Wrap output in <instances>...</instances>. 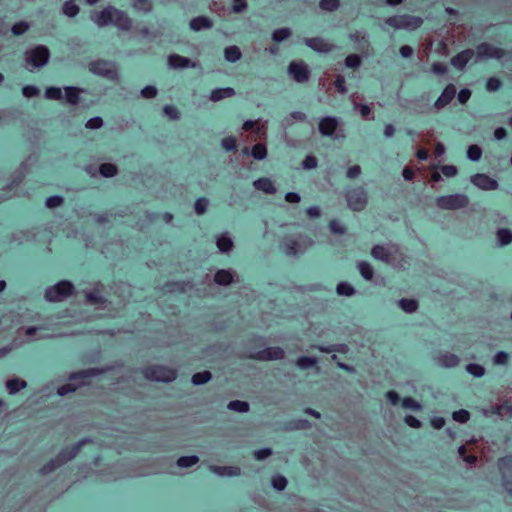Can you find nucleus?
<instances>
[{"label": "nucleus", "mask_w": 512, "mask_h": 512, "mask_svg": "<svg viewBox=\"0 0 512 512\" xmlns=\"http://www.w3.org/2000/svg\"><path fill=\"white\" fill-rule=\"evenodd\" d=\"M314 243V240L308 235H288L283 238L282 247L287 256L295 257L304 254Z\"/></svg>", "instance_id": "obj_1"}, {"label": "nucleus", "mask_w": 512, "mask_h": 512, "mask_svg": "<svg viewBox=\"0 0 512 512\" xmlns=\"http://www.w3.org/2000/svg\"><path fill=\"white\" fill-rule=\"evenodd\" d=\"M86 442H88L87 439L79 441L70 448H64L63 450H61L60 453L54 459H51L40 469V473L43 475L49 474L58 469L59 467H61L62 465H64L65 463H67L68 461L75 458L76 455L79 453L80 449L82 448V446Z\"/></svg>", "instance_id": "obj_2"}, {"label": "nucleus", "mask_w": 512, "mask_h": 512, "mask_svg": "<svg viewBox=\"0 0 512 512\" xmlns=\"http://www.w3.org/2000/svg\"><path fill=\"white\" fill-rule=\"evenodd\" d=\"M50 59V51L45 45H37L28 49L24 53L26 68L33 72L35 69H41L46 66Z\"/></svg>", "instance_id": "obj_3"}, {"label": "nucleus", "mask_w": 512, "mask_h": 512, "mask_svg": "<svg viewBox=\"0 0 512 512\" xmlns=\"http://www.w3.org/2000/svg\"><path fill=\"white\" fill-rule=\"evenodd\" d=\"M344 197L348 208L354 212L363 211L368 204V194L362 186L347 189Z\"/></svg>", "instance_id": "obj_4"}, {"label": "nucleus", "mask_w": 512, "mask_h": 512, "mask_svg": "<svg viewBox=\"0 0 512 512\" xmlns=\"http://www.w3.org/2000/svg\"><path fill=\"white\" fill-rule=\"evenodd\" d=\"M89 71L110 81H117L119 78L117 64L113 61L104 59L93 61L89 64Z\"/></svg>", "instance_id": "obj_5"}, {"label": "nucleus", "mask_w": 512, "mask_h": 512, "mask_svg": "<svg viewBox=\"0 0 512 512\" xmlns=\"http://www.w3.org/2000/svg\"><path fill=\"white\" fill-rule=\"evenodd\" d=\"M74 292V285L68 280H62L57 284L46 288L45 299L48 302H61Z\"/></svg>", "instance_id": "obj_6"}, {"label": "nucleus", "mask_w": 512, "mask_h": 512, "mask_svg": "<svg viewBox=\"0 0 512 512\" xmlns=\"http://www.w3.org/2000/svg\"><path fill=\"white\" fill-rule=\"evenodd\" d=\"M423 23L422 18L412 15H398L385 19V24L395 29L415 30Z\"/></svg>", "instance_id": "obj_7"}, {"label": "nucleus", "mask_w": 512, "mask_h": 512, "mask_svg": "<svg viewBox=\"0 0 512 512\" xmlns=\"http://www.w3.org/2000/svg\"><path fill=\"white\" fill-rule=\"evenodd\" d=\"M469 198L465 194H452L436 198V205L442 210H458L467 207Z\"/></svg>", "instance_id": "obj_8"}, {"label": "nucleus", "mask_w": 512, "mask_h": 512, "mask_svg": "<svg viewBox=\"0 0 512 512\" xmlns=\"http://www.w3.org/2000/svg\"><path fill=\"white\" fill-rule=\"evenodd\" d=\"M143 373L146 379L157 382H172L177 376L174 369L161 365L147 367Z\"/></svg>", "instance_id": "obj_9"}, {"label": "nucleus", "mask_w": 512, "mask_h": 512, "mask_svg": "<svg viewBox=\"0 0 512 512\" xmlns=\"http://www.w3.org/2000/svg\"><path fill=\"white\" fill-rule=\"evenodd\" d=\"M506 55L504 49L490 43H481L476 48V60L501 59Z\"/></svg>", "instance_id": "obj_10"}, {"label": "nucleus", "mask_w": 512, "mask_h": 512, "mask_svg": "<svg viewBox=\"0 0 512 512\" xmlns=\"http://www.w3.org/2000/svg\"><path fill=\"white\" fill-rule=\"evenodd\" d=\"M288 75L297 83H305L309 80L311 72L304 61H292L288 66Z\"/></svg>", "instance_id": "obj_11"}, {"label": "nucleus", "mask_w": 512, "mask_h": 512, "mask_svg": "<svg viewBox=\"0 0 512 512\" xmlns=\"http://www.w3.org/2000/svg\"><path fill=\"white\" fill-rule=\"evenodd\" d=\"M285 356V352L280 347H268L266 349L260 350L255 353L249 354L247 357L249 359H254L258 361H271V360H281Z\"/></svg>", "instance_id": "obj_12"}, {"label": "nucleus", "mask_w": 512, "mask_h": 512, "mask_svg": "<svg viewBox=\"0 0 512 512\" xmlns=\"http://www.w3.org/2000/svg\"><path fill=\"white\" fill-rule=\"evenodd\" d=\"M339 126V120L334 116L323 117L318 124V130L322 136L337 138L336 130Z\"/></svg>", "instance_id": "obj_13"}, {"label": "nucleus", "mask_w": 512, "mask_h": 512, "mask_svg": "<svg viewBox=\"0 0 512 512\" xmlns=\"http://www.w3.org/2000/svg\"><path fill=\"white\" fill-rule=\"evenodd\" d=\"M397 251V248L394 246L384 247L382 245H375L371 250V255L373 258L385 262L390 265H394V253Z\"/></svg>", "instance_id": "obj_14"}, {"label": "nucleus", "mask_w": 512, "mask_h": 512, "mask_svg": "<svg viewBox=\"0 0 512 512\" xmlns=\"http://www.w3.org/2000/svg\"><path fill=\"white\" fill-rule=\"evenodd\" d=\"M111 24L123 31H128L132 27V20L129 18L126 12L113 7L111 14Z\"/></svg>", "instance_id": "obj_15"}, {"label": "nucleus", "mask_w": 512, "mask_h": 512, "mask_svg": "<svg viewBox=\"0 0 512 512\" xmlns=\"http://www.w3.org/2000/svg\"><path fill=\"white\" fill-rule=\"evenodd\" d=\"M304 43L312 50L319 53H329L333 51L336 46L327 42L320 37L305 38Z\"/></svg>", "instance_id": "obj_16"}, {"label": "nucleus", "mask_w": 512, "mask_h": 512, "mask_svg": "<svg viewBox=\"0 0 512 512\" xmlns=\"http://www.w3.org/2000/svg\"><path fill=\"white\" fill-rule=\"evenodd\" d=\"M471 182L478 188L486 191L496 190L498 188V182L489 177L486 174H475L471 177Z\"/></svg>", "instance_id": "obj_17"}, {"label": "nucleus", "mask_w": 512, "mask_h": 512, "mask_svg": "<svg viewBox=\"0 0 512 512\" xmlns=\"http://www.w3.org/2000/svg\"><path fill=\"white\" fill-rule=\"evenodd\" d=\"M456 95V88L453 84H449L446 86V88L443 90L441 95L438 97V99L435 101L433 107L435 110L439 111L446 107L452 99Z\"/></svg>", "instance_id": "obj_18"}, {"label": "nucleus", "mask_w": 512, "mask_h": 512, "mask_svg": "<svg viewBox=\"0 0 512 512\" xmlns=\"http://www.w3.org/2000/svg\"><path fill=\"white\" fill-rule=\"evenodd\" d=\"M435 363L443 368H453L456 367L460 359L457 355L450 352H440L434 357Z\"/></svg>", "instance_id": "obj_19"}, {"label": "nucleus", "mask_w": 512, "mask_h": 512, "mask_svg": "<svg viewBox=\"0 0 512 512\" xmlns=\"http://www.w3.org/2000/svg\"><path fill=\"white\" fill-rule=\"evenodd\" d=\"M63 90V100H65L66 104L71 106H77L81 100L80 95L85 92L83 88L76 86H65Z\"/></svg>", "instance_id": "obj_20"}, {"label": "nucleus", "mask_w": 512, "mask_h": 512, "mask_svg": "<svg viewBox=\"0 0 512 512\" xmlns=\"http://www.w3.org/2000/svg\"><path fill=\"white\" fill-rule=\"evenodd\" d=\"M24 178V174L22 171H18L13 176V179L10 184H8L3 189H0V201H5L7 199H10L14 196L15 188L22 182Z\"/></svg>", "instance_id": "obj_21"}, {"label": "nucleus", "mask_w": 512, "mask_h": 512, "mask_svg": "<svg viewBox=\"0 0 512 512\" xmlns=\"http://www.w3.org/2000/svg\"><path fill=\"white\" fill-rule=\"evenodd\" d=\"M113 6H108L100 12H96L91 16L92 21L100 28L111 24Z\"/></svg>", "instance_id": "obj_22"}, {"label": "nucleus", "mask_w": 512, "mask_h": 512, "mask_svg": "<svg viewBox=\"0 0 512 512\" xmlns=\"http://www.w3.org/2000/svg\"><path fill=\"white\" fill-rule=\"evenodd\" d=\"M168 65L173 69H185V68H195L196 63L192 62L189 58L172 54L168 57Z\"/></svg>", "instance_id": "obj_23"}, {"label": "nucleus", "mask_w": 512, "mask_h": 512, "mask_svg": "<svg viewBox=\"0 0 512 512\" xmlns=\"http://www.w3.org/2000/svg\"><path fill=\"white\" fill-rule=\"evenodd\" d=\"M349 38L356 45V49L362 53L368 51L370 43L367 37V33L364 31H355L350 34Z\"/></svg>", "instance_id": "obj_24"}, {"label": "nucleus", "mask_w": 512, "mask_h": 512, "mask_svg": "<svg viewBox=\"0 0 512 512\" xmlns=\"http://www.w3.org/2000/svg\"><path fill=\"white\" fill-rule=\"evenodd\" d=\"M210 471L221 477H235L241 475V469L238 466H217L211 465Z\"/></svg>", "instance_id": "obj_25"}, {"label": "nucleus", "mask_w": 512, "mask_h": 512, "mask_svg": "<svg viewBox=\"0 0 512 512\" xmlns=\"http://www.w3.org/2000/svg\"><path fill=\"white\" fill-rule=\"evenodd\" d=\"M475 52L472 49H466L451 59V64L457 69H463L470 59L474 56Z\"/></svg>", "instance_id": "obj_26"}, {"label": "nucleus", "mask_w": 512, "mask_h": 512, "mask_svg": "<svg viewBox=\"0 0 512 512\" xmlns=\"http://www.w3.org/2000/svg\"><path fill=\"white\" fill-rule=\"evenodd\" d=\"M235 272L232 269L218 270L214 275V281L220 286H228L234 281Z\"/></svg>", "instance_id": "obj_27"}, {"label": "nucleus", "mask_w": 512, "mask_h": 512, "mask_svg": "<svg viewBox=\"0 0 512 512\" xmlns=\"http://www.w3.org/2000/svg\"><path fill=\"white\" fill-rule=\"evenodd\" d=\"M189 26L193 31L199 32L201 30L210 29L213 23L208 17L198 16L190 21Z\"/></svg>", "instance_id": "obj_28"}, {"label": "nucleus", "mask_w": 512, "mask_h": 512, "mask_svg": "<svg viewBox=\"0 0 512 512\" xmlns=\"http://www.w3.org/2000/svg\"><path fill=\"white\" fill-rule=\"evenodd\" d=\"M216 246L220 252L229 253L232 250L234 243L229 234L225 232L217 237Z\"/></svg>", "instance_id": "obj_29"}, {"label": "nucleus", "mask_w": 512, "mask_h": 512, "mask_svg": "<svg viewBox=\"0 0 512 512\" xmlns=\"http://www.w3.org/2000/svg\"><path fill=\"white\" fill-rule=\"evenodd\" d=\"M311 348L316 349L323 353L337 352V353L346 354L349 351V347L346 344H332V345H327V346L312 345Z\"/></svg>", "instance_id": "obj_30"}, {"label": "nucleus", "mask_w": 512, "mask_h": 512, "mask_svg": "<svg viewBox=\"0 0 512 512\" xmlns=\"http://www.w3.org/2000/svg\"><path fill=\"white\" fill-rule=\"evenodd\" d=\"M253 186L255 189L263 191L266 194H274L276 193V188L273 182L266 177L259 178L253 182Z\"/></svg>", "instance_id": "obj_31"}, {"label": "nucleus", "mask_w": 512, "mask_h": 512, "mask_svg": "<svg viewBox=\"0 0 512 512\" xmlns=\"http://www.w3.org/2000/svg\"><path fill=\"white\" fill-rule=\"evenodd\" d=\"M104 370L102 369H97V368H89V369H86V370H82V371H78V372H74V373H71L70 376H69V380L70 381H76V380H84V379H87V378H91V377H94V376H97L101 373H103Z\"/></svg>", "instance_id": "obj_32"}, {"label": "nucleus", "mask_w": 512, "mask_h": 512, "mask_svg": "<svg viewBox=\"0 0 512 512\" xmlns=\"http://www.w3.org/2000/svg\"><path fill=\"white\" fill-rule=\"evenodd\" d=\"M234 95H235V90L233 88H230V87L217 88V89L212 90L209 99L212 102H218L225 98H230Z\"/></svg>", "instance_id": "obj_33"}, {"label": "nucleus", "mask_w": 512, "mask_h": 512, "mask_svg": "<svg viewBox=\"0 0 512 512\" xmlns=\"http://www.w3.org/2000/svg\"><path fill=\"white\" fill-rule=\"evenodd\" d=\"M6 389L9 394L14 395L20 390L27 387V382L19 378H12L6 381Z\"/></svg>", "instance_id": "obj_34"}, {"label": "nucleus", "mask_w": 512, "mask_h": 512, "mask_svg": "<svg viewBox=\"0 0 512 512\" xmlns=\"http://www.w3.org/2000/svg\"><path fill=\"white\" fill-rule=\"evenodd\" d=\"M317 363H318V360L316 357L301 356L296 360L295 364L300 370H308L313 367H315L317 370H319Z\"/></svg>", "instance_id": "obj_35"}, {"label": "nucleus", "mask_w": 512, "mask_h": 512, "mask_svg": "<svg viewBox=\"0 0 512 512\" xmlns=\"http://www.w3.org/2000/svg\"><path fill=\"white\" fill-rule=\"evenodd\" d=\"M242 57L241 50L238 46L232 45L228 46L224 50V58L226 61L230 63H235L239 61Z\"/></svg>", "instance_id": "obj_36"}, {"label": "nucleus", "mask_w": 512, "mask_h": 512, "mask_svg": "<svg viewBox=\"0 0 512 512\" xmlns=\"http://www.w3.org/2000/svg\"><path fill=\"white\" fill-rule=\"evenodd\" d=\"M64 90L63 88L50 86L45 89L44 97L47 100L61 101L63 100Z\"/></svg>", "instance_id": "obj_37"}, {"label": "nucleus", "mask_w": 512, "mask_h": 512, "mask_svg": "<svg viewBox=\"0 0 512 512\" xmlns=\"http://www.w3.org/2000/svg\"><path fill=\"white\" fill-rule=\"evenodd\" d=\"M496 238L499 246L509 245L512 242V231L506 228L498 229Z\"/></svg>", "instance_id": "obj_38"}, {"label": "nucleus", "mask_w": 512, "mask_h": 512, "mask_svg": "<svg viewBox=\"0 0 512 512\" xmlns=\"http://www.w3.org/2000/svg\"><path fill=\"white\" fill-rule=\"evenodd\" d=\"M85 295L86 302L90 305H103L105 303V299L102 297L98 288H95L93 291L86 292Z\"/></svg>", "instance_id": "obj_39"}, {"label": "nucleus", "mask_w": 512, "mask_h": 512, "mask_svg": "<svg viewBox=\"0 0 512 512\" xmlns=\"http://www.w3.org/2000/svg\"><path fill=\"white\" fill-rule=\"evenodd\" d=\"M118 172V167L112 163H103L99 166V173L105 178H112L116 176Z\"/></svg>", "instance_id": "obj_40"}, {"label": "nucleus", "mask_w": 512, "mask_h": 512, "mask_svg": "<svg viewBox=\"0 0 512 512\" xmlns=\"http://www.w3.org/2000/svg\"><path fill=\"white\" fill-rule=\"evenodd\" d=\"M306 118H307V116L305 113L300 112V111H294V112L290 113L287 117L284 118V120L282 121V125L284 127H289V126H292L294 124V122H296V121H300V122L305 121Z\"/></svg>", "instance_id": "obj_41"}, {"label": "nucleus", "mask_w": 512, "mask_h": 512, "mask_svg": "<svg viewBox=\"0 0 512 512\" xmlns=\"http://www.w3.org/2000/svg\"><path fill=\"white\" fill-rule=\"evenodd\" d=\"M358 270L365 280L371 281L373 279L374 269L370 263L366 261H360L358 263Z\"/></svg>", "instance_id": "obj_42"}, {"label": "nucleus", "mask_w": 512, "mask_h": 512, "mask_svg": "<svg viewBox=\"0 0 512 512\" xmlns=\"http://www.w3.org/2000/svg\"><path fill=\"white\" fill-rule=\"evenodd\" d=\"M399 307L406 313H414L418 309V302L414 299L402 298L398 301Z\"/></svg>", "instance_id": "obj_43"}, {"label": "nucleus", "mask_w": 512, "mask_h": 512, "mask_svg": "<svg viewBox=\"0 0 512 512\" xmlns=\"http://www.w3.org/2000/svg\"><path fill=\"white\" fill-rule=\"evenodd\" d=\"M227 408L235 412L247 413L250 409V405L246 401L233 400L228 403Z\"/></svg>", "instance_id": "obj_44"}, {"label": "nucleus", "mask_w": 512, "mask_h": 512, "mask_svg": "<svg viewBox=\"0 0 512 512\" xmlns=\"http://www.w3.org/2000/svg\"><path fill=\"white\" fill-rule=\"evenodd\" d=\"M292 35V31L290 28H279L273 31L272 40L275 42H282L288 39Z\"/></svg>", "instance_id": "obj_45"}, {"label": "nucleus", "mask_w": 512, "mask_h": 512, "mask_svg": "<svg viewBox=\"0 0 512 512\" xmlns=\"http://www.w3.org/2000/svg\"><path fill=\"white\" fill-rule=\"evenodd\" d=\"M212 378L210 371L197 372L192 376V383L194 385H202L209 382Z\"/></svg>", "instance_id": "obj_46"}, {"label": "nucleus", "mask_w": 512, "mask_h": 512, "mask_svg": "<svg viewBox=\"0 0 512 512\" xmlns=\"http://www.w3.org/2000/svg\"><path fill=\"white\" fill-rule=\"evenodd\" d=\"M499 470L503 476H506V472L512 471V455L502 457L498 461Z\"/></svg>", "instance_id": "obj_47"}, {"label": "nucleus", "mask_w": 512, "mask_h": 512, "mask_svg": "<svg viewBox=\"0 0 512 512\" xmlns=\"http://www.w3.org/2000/svg\"><path fill=\"white\" fill-rule=\"evenodd\" d=\"M336 292L338 295L347 297L353 296L356 293L354 287L347 282H340L336 287Z\"/></svg>", "instance_id": "obj_48"}, {"label": "nucleus", "mask_w": 512, "mask_h": 512, "mask_svg": "<svg viewBox=\"0 0 512 512\" xmlns=\"http://www.w3.org/2000/svg\"><path fill=\"white\" fill-rule=\"evenodd\" d=\"M199 462V457L196 455L182 456L177 460V465L180 468H189Z\"/></svg>", "instance_id": "obj_49"}, {"label": "nucleus", "mask_w": 512, "mask_h": 512, "mask_svg": "<svg viewBox=\"0 0 512 512\" xmlns=\"http://www.w3.org/2000/svg\"><path fill=\"white\" fill-rule=\"evenodd\" d=\"M251 155L256 160H263L267 156V149L264 144L257 143L251 149Z\"/></svg>", "instance_id": "obj_50"}, {"label": "nucleus", "mask_w": 512, "mask_h": 512, "mask_svg": "<svg viewBox=\"0 0 512 512\" xmlns=\"http://www.w3.org/2000/svg\"><path fill=\"white\" fill-rule=\"evenodd\" d=\"M63 13L68 17H75L79 13V7L73 0L66 1L63 5Z\"/></svg>", "instance_id": "obj_51"}, {"label": "nucleus", "mask_w": 512, "mask_h": 512, "mask_svg": "<svg viewBox=\"0 0 512 512\" xmlns=\"http://www.w3.org/2000/svg\"><path fill=\"white\" fill-rule=\"evenodd\" d=\"M132 6L138 11L148 13L152 10L153 4L152 0H134Z\"/></svg>", "instance_id": "obj_52"}, {"label": "nucleus", "mask_w": 512, "mask_h": 512, "mask_svg": "<svg viewBox=\"0 0 512 512\" xmlns=\"http://www.w3.org/2000/svg\"><path fill=\"white\" fill-rule=\"evenodd\" d=\"M466 371L474 377H482L485 374V368L476 363H470L466 366Z\"/></svg>", "instance_id": "obj_53"}, {"label": "nucleus", "mask_w": 512, "mask_h": 512, "mask_svg": "<svg viewBox=\"0 0 512 512\" xmlns=\"http://www.w3.org/2000/svg\"><path fill=\"white\" fill-rule=\"evenodd\" d=\"M209 206V200L205 197L199 198L194 204V210L197 215H203L206 213Z\"/></svg>", "instance_id": "obj_54"}, {"label": "nucleus", "mask_w": 512, "mask_h": 512, "mask_svg": "<svg viewBox=\"0 0 512 512\" xmlns=\"http://www.w3.org/2000/svg\"><path fill=\"white\" fill-rule=\"evenodd\" d=\"M339 0H320L319 7L328 12L336 11L339 8Z\"/></svg>", "instance_id": "obj_55"}, {"label": "nucleus", "mask_w": 512, "mask_h": 512, "mask_svg": "<svg viewBox=\"0 0 512 512\" xmlns=\"http://www.w3.org/2000/svg\"><path fill=\"white\" fill-rule=\"evenodd\" d=\"M482 156V149L478 145H470L467 149V157L471 161H479Z\"/></svg>", "instance_id": "obj_56"}, {"label": "nucleus", "mask_w": 512, "mask_h": 512, "mask_svg": "<svg viewBox=\"0 0 512 512\" xmlns=\"http://www.w3.org/2000/svg\"><path fill=\"white\" fill-rule=\"evenodd\" d=\"M361 65V58L357 54H350L345 58V66L348 68L357 69Z\"/></svg>", "instance_id": "obj_57"}, {"label": "nucleus", "mask_w": 512, "mask_h": 512, "mask_svg": "<svg viewBox=\"0 0 512 512\" xmlns=\"http://www.w3.org/2000/svg\"><path fill=\"white\" fill-rule=\"evenodd\" d=\"M288 484L287 479L282 475H276L272 478V486L278 491H283Z\"/></svg>", "instance_id": "obj_58"}, {"label": "nucleus", "mask_w": 512, "mask_h": 512, "mask_svg": "<svg viewBox=\"0 0 512 512\" xmlns=\"http://www.w3.org/2000/svg\"><path fill=\"white\" fill-rule=\"evenodd\" d=\"M402 406L405 409H411L414 411H419L422 409L421 404L419 402H417L415 399H413L412 397H405L402 400Z\"/></svg>", "instance_id": "obj_59"}, {"label": "nucleus", "mask_w": 512, "mask_h": 512, "mask_svg": "<svg viewBox=\"0 0 512 512\" xmlns=\"http://www.w3.org/2000/svg\"><path fill=\"white\" fill-rule=\"evenodd\" d=\"M63 202H64L63 197L55 195V196L48 197L46 199L45 205H46V207L53 209V208L60 207L63 204Z\"/></svg>", "instance_id": "obj_60"}, {"label": "nucleus", "mask_w": 512, "mask_h": 512, "mask_svg": "<svg viewBox=\"0 0 512 512\" xmlns=\"http://www.w3.org/2000/svg\"><path fill=\"white\" fill-rule=\"evenodd\" d=\"M163 113L171 120H178L180 118L178 109L173 105H165L163 108Z\"/></svg>", "instance_id": "obj_61"}, {"label": "nucleus", "mask_w": 512, "mask_h": 512, "mask_svg": "<svg viewBox=\"0 0 512 512\" xmlns=\"http://www.w3.org/2000/svg\"><path fill=\"white\" fill-rule=\"evenodd\" d=\"M103 125H104L103 119L99 116H96V117L90 118L86 122L85 127L87 129L96 130V129H100Z\"/></svg>", "instance_id": "obj_62"}, {"label": "nucleus", "mask_w": 512, "mask_h": 512, "mask_svg": "<svg viewBox=\"0 0 512 512\" xmlns=\"http://www.w3.org/2000/svg\"><path fill=\"white\" fill-rule=\"evenodd\" d=\"M40 93V90L37 86L34 85H27L22 88V94L26 98H33L38 96Z\"/></svg>", "instance_id": "obj_63"}, {"label": "nucleus", "mask_w": 512, "mask_h": 512, "mask_svg": "<svg viewBox=\"0 0 512 512\" xmlns=\"http://www.w3.org/2000/svg\"><path fill=\"white\" fill-rule=\"evenodd\" d=\"M452 417L459 423H466L470 418V414L467 410L461 409L453 412Z\"/></svg>", "instance_id": "obj_64"}]
</instances>
